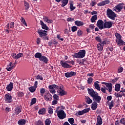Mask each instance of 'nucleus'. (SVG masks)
I'll list each match as a JSON object with an SVG mask.
<instances>
[{
    "label": "nucleus",
    "mask_w": 125,
    "mask_h": 125,
    "mask_svg": "<svg viewBox=\"0 0 125 125\" xmlns=\"http://www.w3.org/2000/svg\"><path fill=\"white\" fill-rule=\"evenodd\" d=\"M99 82L96 81L94 83V87L96 89L100 91L101 90V88H100V85H99Z\"/></svg>",
    "instance_id": "obj_20"
},
{
    "label": "nucleus",
    "mask_w": 125,
    "mask_h": 125,
    "mask_svg": "<svg viewBox=\"0 0 125 125\" xmlns=\"http://www.w3.org/2000/svg\"><path fill=\"white\" fill-rule=\"evenodd\" d=\"M97 123L96 125H102V118L100 115L98 116L97 119Z\"/></svg>",
    "instance_id": "obj_22"
},
{
    "label": "nucleus",
    "mask_w": 125,
    "mask_h": 125,
    "mask_svg": "<svg viewBox=\"0 0 125 125\" xmlns=\"http://www.w3.org/2000/svg\"><path fill=\"white\" fill-rule=\"evenodd\" d=\"M106 86H104V88H101V91H102V92H103L104 93H106Z\"/></svg>",
    "instance_id": "obj_56"
},
{
    "label": "nucleus",
    "mask_w": 125,
    "mask_h": 125,
    "mask_svg": "<svg viewBox=\"0 0 125 125\" xmlns=\"http://www.w3.org/2000/svg\"><path fill=\"white\" fill-rule=\"evenodd\" d=\"M18 125H25L26 120H25L24 119H21L20 120H19L18 121Z\"/></svg>",
    "instance_id": "obj_29"
},
{
    "label": "nucleus",
    "mask_w": 125,
    "mask_h": 125,
    "mask_svg": "<svg viewBox=\"0 0 125 125\" xmlns=\"http://www.w3.org/2000/svg\"><path fill=\"white\" fill-rule=\"evenodd\" d=\"M97 103L96 102H93L91 105V109L92 110H96L97 109Z\"/></svg>",
    "instance_id": "obj_23"
},
{
    "label": "nucleus",
    "mask_w": 125,
    "mask_h": 125,
    "mask_svg": "<svg viewBox=\"0 0 125 125\" xmlns=\"http://www.w3.org/2000/svg\"><path fill=\"white\" fill-rule=\"evenodd\" d=\"M115 36L116 37V40H117V41L122 39V36H121V35L118 33H115Z\"/></svg>",
    "instance_id": "obj_36"
},
{
    "label": "nucleus",
    "mask_w": 125,
    "mask_h": 125,
    "mask_svg": "<svg viewBox=\"0 0 125 125\" xmlns=\"http://www.w3.org/2000/svg\"><path fill=\"white\" fill-rule=\"evenodd\" d=\"M37 33L39 34L40 38H43L44 37H45V36L47 35V31L42 29H39L37 31Z\"/></svg>",
    "instance_id": "obj_6"
},
{
    "label": "nucleus",
    "mask_w": 125,
    "mask_h": 125,
    "mask_svg": "<svg viewBox=\"0 0 125 125\" xmlns=\"http://www.w3.org/2000/svg\"><path fill=\"white\" fill-rule=\"evenodd\" d=\"M88 92L90 97L93 98L94 102L100 103V101H101V97L99 96V94L97 92L95 91L92 89L88 88Z\"/></svg>",
    "instance_id": "obj_1"
},
{
    "label": "nucleus",
    "mask_w": 125,
    "mask_h": 125,
    "mask_svg": "<svg viewBox=\"0 0 125 125\" xmlns=\"http://www.w3.org/2000/svg\"><path fill=\"white\" fill-rule=\"evenodd\" d=\"M36 79L37 80H41V81H42V80H43V78H42V76L40 75H38L36 77Z\"/></svg>",
    "instance_id": "obj_59"
},
{
    "label": "nucleus",
    "mask_w": 125,
    "mask_h": 125,
    "mask_svg": "<svg viewBox=\"0 0 125 125\" xmlns=\"http://www.w3.org/2000/svg\"><path fill=\"white\" fill-rule=\"evenodd\" d=\"M115 96H116V97H117L118 98H119V97H120V98H122V95H121L120 93H115Z\"/></svg>",
    "instance_id": "obj_53"
},
{
    "label": "nucleus",
    "mask_w": 125,
    "mask_h": 125,
    "mask_svg": "<svg viewBox=\"0 0 125 125\" xmlns=\"http://www.w3.org/2000/svg\"><path fill=\"white\" fill-rule=\"evenodd\" d=\"M36 88H35V87L31 86L29 87V90L30 91V92H35V91H36Z\"/></svg>",
    "instance_id": "obj_38"
},
{
    "label": "nucleus",
    "mask_w": 125,
    "mask_h": 125,
    "mask_svg": "<svg viewBox=\"0 0 125 125\" xmlns=\"http://www.w3.org/2000/svg\"><path fill=\"white\" fill-rule=\"evenodd\" d=\"M12 57H13V58H14V59H17V56L16 55V54L13 53L12 54Z\"/></svg>",
    "instance_id": "obj_60"
},
{
    "label": "nucleus",
    "mask_w": 125,
    "mask_h": 125,
    "mask_svg": "<svg viewBox=\"0 0 125 125\" xmlns=\"http://www.w3.org/2000/svg\"><path fill=\"white\" fill-rule=\"evenodd\" d=\"M95 40L97 42H101V39H100L99 37H96Z\"/></svg>",
    "instance_id": "obj_54"
},
{
    "label": "nucleus",
    "mask_w": 125,
    "mask_h": 125,
    "mask_svg": "<svg viewBox=\"0 0 125 125\" xmlns=\"http://www.w3.org/2000/svg\"><path fill=\"white\" fill-rule=\"evenodd\" d=\"M105 86H106V90H108L109 92H112V90L113 89V87L112 86V83H107Z\"/></svg>",
    "instance_id": "obj_14"
},
{
    "label": "nucleus",
    "mask_w": 125,
    "mask_h": 125,
    "mask_svg": "<svg viewBox=\"0 0 125 125\" xmlns=\"http://www.w3.org/2000/svg\"><path fill=\"white\" fill-rule=\"evenodd\" d=\"M68 2H69V0H62V4L61 5L62 7H64V6L67 5Z\"/></svg>",
    "instance_id": "obj_28"
},
{
    "label": "nucleus",
    "mask_w": 125,
    "mask_h": 125,
    "mask_svg": "<svg viewBox=\"0 0 125 125\" xmlns=\"http://www.w3.org/2000/svg\"><path fill=\"white\" fill-rule=\"evenodd\" d=\"M112 107H114V101H111L109 104V109L111 110L112 109Z\"/></svg>",
    "instance_id": "obj_50"
},
{
    "label": "nucleus",
    "mask_w": 125,
    "mask_h": 125,
    "mask_svg": "<svg viewBox=\"0 0 125 125\" xmlns=\"http://www.w3.org/2000/svg\"><path fill=\"white\" fill-rule=\"evenodd\" d=\"M70 9L71 11H73L74 9H76V7L74 6V5L72 3L70 4Z\"/></svg>",
    "instance_id": "obj_44"
},
{
    "label": "nucleus",
    "mask_w": 125,
    "mask_h": 125,
    "mask_svg": "<svg viewBox=\"0 0 125 125\" xmlns=\"http://www.w3.org/2000/svg\"><path fill=\"white\" fill-rule=\"evenodd\" d=\"M21 109L20 108V107H18L16 109V114L17 115H18V114H19L20 113H21Z\"/></svg>",
    "instance_id": "obj_49"
},
{
    "label": "nucleus",
    "mask_w": 125,
    "mask_h": 125,
    "mask_svg": "<svg viewBox=\"0 0 125 125\" xmlns=\"http://www.w3.org/2000/svg\"><path fill=\"white\" fill-rule=\"evenodd\" d=\"M34 56L35 58H39V60H40V59L42 57V53L38 52L36 53Z\"/></svg>",
    "instance_id": "obj_31"
},
{
    "label": "nucleus",
    "mask_w": 125,
    "mask_h": 125,
    "mask_svg": "<svg viewBox=\"0 0 125 125\" xmlns=\"http://www.w3.org/2000/svg\"><path fill=\"white\" fill-rule=\"evenodd\" d=\"M44 99L46 101H50L52 99V95L49 92L44 96Z\"/></svg>",
    "instance_id": "obj_12"
},
{
    "label": "nucleus",
    "mask_w": 125,
    "mask_h": 125,
    "mask_svg": "<svg viewBox=\"0 0 125 125\" xmlns=\"http://www.w3.org/2000/svg\"><path fill=\"white\" fill-rule=\"evenodd\" d=\"M85 101L87 104H91V103H92V100L88 97L86 98Z\"/></svg>",
    "instance_id": "obj_33"
},
{
    "label": "nucleus",
    "mask_w": 125,
    "mask_h": 125,
    "mask_svg": "<svg viewBox=\"0 0 125 125\" xmlns=\"http://www.w3.org/2000/svg\"><path fill=\"white\" fill-rule=\"evenodd\" d=\"M21 23H22L23 25H24V26H25L26 27H27V23L26 22V21H25V19H23V17H21Z\"/></svg>",
    "instance_id": "obj_37"
},
{
    "label": "nucleus",
    "mask_w": 125,
    "mask_h": 125,
    "mask_svg": "<svg viewBox=\"0 0 125 125\" xmlns=\"http://www.w3.org/2000/svg\"><path fill=\"white\" fill-rule=\"evenodd\" d=\"M40 60V61H42L44 63H45V64H47V62H48V59H47V58H46V57L44 56H42Z\"/></svg>",
    "instance_id": "obj_18"
},
{
    "label": "nucleus",
    "mask_w": 125,
    "mask_h": 125,
    "mask_svg": "<svg viewBox=\"0 0 125 125\" xmlns=\"http://www.w3.org/2000/svg\"><path fill=\"white\" fill-rule=\"evenodd\" d=\"M58 103L57 100H55L52 102V105H56Z\"/></svg>",
    "instance_id": "obj_61"
},
{
    "label": "nucleus",
    "mask_w": 125,
    "mask_h": 125,
    "mask_svg": "<svg viewBox=\"0 0 125 125\" xmlns=\"http://www.w3.org/2000/svg\"><path fill=\"white\" fill-rule=\"evenodd\" d=\"M15 65H13L12 66H10V67H8L6 68V70L7 71H11V70H12V69H13L14 68H15Z\"/></svg>",
    "instance_id": "obj_43"
},
{
    "label": "nucleus",
    "mask_w": 125,
    "mask_h": 125,
    "mask_svg": "<svg viewBox=\"0 0 125 125\" xmlns=\"http://www.w3.org/2000/svg\"><path fill=\"white\" fill-rule=\"evenodd\" d=\"M46 112V109L44 108L41 109L39 110L38 113L40 115H44Z\"/></svg>",
    "instance_id": "obj_26"
},
{
    "label": "nucleus",
    "mask_w": 125,
    "mask_h": 125,
    "mask_svg": "<svg viewBox=\"0 0 125 125\" xmlns=\"http://www.w3.org/2000/svg\"><path fill=\"white\" fill-rule=\"evenodd\" d=\"M105 44H106L105 41H103L102 42H101L99 43H98L97 45L98 50L99 51H102V50H103V46H104Z\"/></svg>",
    "instance_id": "obj_9"
},
{
    "label": "nucleus",
    "mask_w": 125,
    "mask_h": 125,
    "mask_svg": "<svg viewBox=\"0 0 125 125\" xmlns=\"http://www.w3.org/2000/svg\"><path fill=\"white\" fill-rule=\"evenodd\" d=\"M107 100H108V101H111V100H112V96H107Z\"/></svg>",
    "instance_id": "obj_64"
},
{
    "label": "nucleus",
    "mask_w": 125,
    "mask_h": 125,
    "mask_svg": "<svg viewBox=\"0 0 125 125\" xmlns=\"http://www.w3.org/2000/svg\"><path fill=\"white\" fill-rule=\"evenodd\" d=\"M115 91H120V89L121 88V84H116L115 87Z\"/></svg>",
    "instance_id": "obj_32"
},
{
    "label": "nucleus",
    "mask_w": 125,
    "mask_h": 125,
    "mask_svg": "<svg viewBox=\"0 0 125 125\" xmlns=\"http://www.w3.org/2000/svg\"><path fill=\"white\" fill-rule=\"evenodd\" d=\"M76 72L73 71L66 72L64 74V76L66 77V78H71V77H74V76H76Z\"/></svg>",
    "instance_id": "obj_11"
},
{
    "label": "nucleus",
    "mask_w": 125,
    "mask_h": 125,
    "mask_svg": "<svg viewBox=\"0 0 125 125\" xmlns=\"http://www.w3.org/2000/svg\"><path fill=\"white\" fill-rule=\"evenodd\" d=\"M43 20L45 22H47L48 24H51L53 21L51 20L48 19V17L47 16L43 17Z\"/></svg>",
    "instance_id": "obj_24"
},
{
    "label": "nucleus",
    "mask_w": 125,
    "mask_h": 125,
    "mask_svg": "<svg viewBox=\"0 0 125 125\" xmlns=\"http://www.w3.org/2000/svg\"><path fill=\"white\" fill-rule=\"evenodd\" d=\"M36 102H37V99H36V98H33L31 102V105H33V104H35Z\"/></svg>",
    "instance_id": "obj_47"
},
{
    "label": "nucleus",
    "mask_w": 125,
    "mask_h": 125,
    "mask_svg": "<svg viewBox=\"0 0 125 125\" xmlns=\"http://www.w3.org/2000/svg\"><path fill=\"white\" fill-rule=\"evenodd\" d=\"M13 88V83L10 82V83L7 86L6 89L8 91H11Z\"/></svg>",
    "instance_id": "obj_19"
},
{
    "label": "nucleus",
    "mask_w": 125,
    "mask_h": 125,
    "mask_svg": "<svg viewBox=\"0 0 125 125\" xmlns=\"http://www.w3.org/2000/svg\"><path fill=\"white\" fill-rule=\"evenodd\" d=\"M36 42L37 44H40V43H41V38H37Z\"/></svg>",
    "instance_id": "obj_63"
},
{
    "label": "nucleus",
    "mask_w": 125,
    "mask_h": 125,
    "mask_svg": "<svg viewBox=\"0 0 125 125\" xmlns=\"http://www.w3.org/2000/svg\"><path fill=\"white\" fill-rule=\"evenodd\" d=\"M18 96L19 97H22V96H24V93L22 92H19L18 93Z\"/></svg>",
    "instance_id": "obj_51"
},
{
    "label": "nucleus",
    "mask_w": 125,
    "mask_h": 125,
    "mask_svg": "<svg viewBox=\"0 0 125 125\" xmlns=\"http://www.w3.org/2000/svg\"><path fill=\"white\" fill-rule=\"evenodd\" d=\"M92 82H93V79L92 78L90 77L88 78L87 83H88V84H90L91 83H92Z\"/></svg>",
    "instance_id": "obj_42"
},
{
    "label": "nucleus",
    "mask_w": 125,
    "mask_h": 125,
    "mask_svg": "<svg viewBox=\"0 0 125 125\" xmlns=\"http://www.w3.org/2000/svg\"><path fill=\"white\" fill-rule=\"evenodd\" d=\"M77 30H78V27L76 26H73L71 27L72 32H76Z\"/></svg>",
    "instance_id": "obj_46"
},
{
    "label": "nucleus",
    "mask_w": 125,
    "mask_h": 125,
    "mask_svg": "<svg viewBox=\"0 0 125 125\" xmlns=\"http://www.w3.org/2000/svg\"><path fill=\"white\" fill-rule=\"evenodd\" d=\"M55 84H52L49 85V88L50 89L49 91L51 93H52V94L55 93V89H54V88L55 87Z\"/></svg>",
    "instance_id": "obj_16"
},
{
    "label": "nucleus",
    "mask_w": 125,
    "mask_h": 125,
    "mask_svg": "<svg viewBox=\"0 0 125 125\" xmlns=\"http://www.w3.org/2000/svg\"><path fill=\"white\" fill-rule=\"evenodd\" d=\"M24 1V6L25 8V10H26V11H28V10L29 9V7L30 6V4H28V2H26V1Z\"/></svg>",
    "instance_id": "obj_34"
},
{
    "label": "nucleus",
    "mask_w": 125,
    "mask_h": 125,
    "mask_svg": "<svg viewBox=\"0 0 125 125\" xmlns=\"http://www.w3.org/2000/svg\"><path fill=\"white\" fill-rule=\"evenodd\" d=\"M97 26L100 30L104 29V22H103V21L102 20H99L97 23Z\"/></svg>",
    "instance_id": "obj_7"
},
{
    "label": "nucleus",
    "mask_w": 125,
    "mask_h": 125,
    "mask_svg": "<svg viewBox=\"0 0 125 125\" xmlns=\"http://www.w3.org/2000/svg\"><path fill=\"white\" fill-rule=\"evenodd\" d=\"M53 98L56 100H58L59 99V97L57 94H54L53 96Z\"/></svg>",
    "instance_id": "obj_55"
},
{
    "label": "nucleus",
    "mask_w": 125,
    "mask_h": 125,
    "mask_svg": "<svg viewBox=\"0 0 125 125\" xmlns=\"http://www.w3.org/2000/svg\"><path fill=\"white\" fill-rule=\"evenodd\" d=\"M120 123H121V124H122V125H125V118H122V119L120 120Z\"/></svg>",
    "instance_id": "obj_58"
},
{
    "label": "nucleus",
    "mask_w": 125,
    "mask_h": 125,
    "mask_svg": "<svg viewBox=\"0 0 125 125\" xmlns=\"http://www.w3.org/2000/svg\"><path fill=\"white\" fill-rule=\"evenodd\" d=\"M66 94H67V92L65 91L64 90H62L60 91L61 96H64V95H66Z\"/></svg>",
    "instance_id": "obj_35"
},
{
    "label": "nucleus",
    "mask_w": 125,
    "mask_h": 125,
    "mask_svg": "<svg viewBox=\"0 0 125 125\" xmlns=\"http://www.w3.org/2000/svg\"><path fill=\"white\" fill-rule=\"evenodd\" d=\"M60 64L63 68L66 69H70V68H72V66L70 65L66 62H64L63 61H61Z\"/></svg>",
    "instance_id": "obj_8"
},
{
    "label": "nucleus",
    "mask_w": 125,
    "mask_h": 125,
    "mask_svg": "<svg viewBox=\"0 0 125 125\" xmlns=\"http://www.w3.org/2000/svg\"><path fill=\"white\" fill-rule=\"evenodd\" d=\"M10 28H14V22H12L10 23Z\"/></svg>",
    "instance_id": "obj_62"
},
{
    "label": "nucleus",
    "mask_w": 125,
    "mask_h": 125,
    "mask_svg": "<svg viewBox=\"0 0 125 125\" xmlns=\"http://www.w3.org/2000/svg\"><path fill=\"white\" fill-rule=\"evenodd\" d=\"M48 113L50 115H52V114H53V109H52V108L49 107L48 109Z\"/></svg>",
    "instance_id": "obj_39"
},
{
    "label": "nucleus",
    "mask_w": 125,
    "mask_h": 125,
    "mask_svg": "<svg viewBox=\"0 0 125 125\" xmlns=\"http://www.w3.org/2000/svg\"><path fill=\"white\" fill-rule=\"evenodd\" d=\"M75 24L76 25V26H83V22L82 21H75Z\"/></svg>",
    "instance_id": "obj_30"
},
{
    "label": "nucleus",
    "mask_w": 125,
    "mask_h": 125,
    "mask_svg": "<svg viewBox=\"0 0 125 125\" xmlns=\"http://www.w3.org/2000/svg\"><path fill=\"white\" fill-rule=\"evenodd\" d=\"M83 35V31L81 29H79L77 31V35L79 37H82Z\"/></svg>",
    "instance_id": "obj_41"
},
{
    "label": "nucleus",
    "mask_w": 125,
    "mask_h": 125,
    "mask_svg": "<svg viewBox=\"0 0 125 125\" xmlns=\"http://www.w3.org/2000/svg\"><path fill=\"white\" fill-rule=\"evenodd\" d=\"M90 20L92 23L95 22L96 20H97V15H94V16H93L91 17Z\"/></svg>",
    "instance_id": "obj_27"
},
{
    "label": "nucleus",
    "mask_w": 125,
    "mask_h": 125,
    "mask_svg": "<svg viewBox=\"0 0 125 125\" xmlns=\"http://www.w3.org/2000/svg\"><path fill=\"white\" fill-rule=\"evenodd\" d=\"M106 15L108 18L111 19V20H115V18L117 17L116 13L113 11L111 9L108 8L106 10Z\"/></svg>",
    "instance_id": "obj_2"
},
{
    "label": "nucleus",
    "mask_w": 125,
    "mask_h": 125,
    "mask_svg": "<svg viewBox=\"0 0 125 125\" xmlns=\"http://www.w3.org/2000/svg\"><path fill=\"white\" fill-rule=\"evenodd\" d=\"M40 92L41 93L42 96H43V93L45 92V89L44 88H42L40 89Z\"/></svg>",
    "instance_id": "obj_45"
},
{
    "label": "nucleus",
    "mask_w": 125,
    "mask_h": 125,
    "mask_svg": "<svg viewBox=\"0 0 125 125\" xmlns=\"http://www.w3.org/2000/svg\"><path fill=\"white\" fill-rule=\"evenodd\" d=\"M117 10H116V12H120L122 9H123L124 6H123L122 4H119L117 6H115Z\"/></svg>",
    "instance_id": "obj_17"
},
{
    "label": "nucleus",
    "mask_w": 125,
    "mask_h": 125,
    "mask_svg": "<svg viewBox=\"0 0 125 125\" xmlns=\"http://www.w3.org/2000/svg\"><path fill=\"white\" fill-rule=\"evenodd\" d=\"M89 110H90V108H87L83 109L82 111H78L79 116H82V115H83V114H85L86 113H88L89 112Z\"/></svg>",
    "instance_id": "obj_13"
},
{
    "label": "nucleus",
    "mask_w": 125,
    "mask_h": 125,
    "mask_svg": "<svg viewBox=\"0 0 125 125\" xmlns=\"http://www.w3.org/2000/svg\"><path fill=\"white\" fill-rule=\"evenodd\" d=\"M85 56V50H80L78 53H75L73 55L74 58H83Z\"/></svg>",
    "instance_id": "obj_3"
},
{
    "label": "nucleus",
    "mask_w": 125,
    "mask_h": 125,
    "mask_svg": "<svg viewBox=\"0 0 125 125\" xmlns=\"http://www.w3.org/2000/svg\"><path fill=\"white\" fill-rule=\"evenodd\" d=\"M68 121L71 125H73V124H74V118H69L68 119Z\"/></svg>",
    "instance_id": "obj_48"
},
{
    "label": "nucleus",
    "mask_w": 125,
    "mask_h": 125,
    "mask_svg": "<svg viewBox=\"0 0 125 125\" xmlns=\"http://www.w3.org/2000/svg\"><path fill=\"white\" fill-rule=\"evenodd\" d=\"M116 42L118 45H125V42L123 41V40L120 39L119 40H116Z\"/></svg>",
    "instance_id": "obj_25"
},
{
    "label": "nucleus",
    "mask_w": 125,
    "mask_h": 125,
    "mask_svg": "<svg viewBox=\"0 0 125 125\" xmlns=\"http://www.w3.org/2000/svg\"><path fill=\"white\" fill-rule=\"evenodd\" d=\"M110 3V0H105L104 1H103L100 3H98V6H103V5H105V4H109Z\"/></svg>",
    "instance_id": "obj_15"
},
{
    "label": "nucleus",
    "mask_w": 125,
    "mask_h": 125,
    "mask_svg": "<svg viewBox=\"0 0 125 125\" xmlns=\"http://www.w3.org/2000/svg\"><path fill=\"white\" fill-rule=\"evenodd\" d=\"M113 25V22L111 21H105L104 23V28L105 29H110V28H112V26Z\"/></svg>",
    "instance_id": "obj_10"
},
{
    "label": "nucleus",
    "mask_w": 125,
    "mask_h": 125,
    "mask_svg": "<svg viewBox=\"0 0 125 125\" xmlns=\"http://www.w3.org/2000/svg\"><path fill=\"white\" fill-rule=\"evenodd\" d=\"M41 25L42 26V29L44 30H48L49 28L47 27L46 24H45L42 21H40Z\"/></svg>",
    "instance_id": "obj_21"
},
{
    "label": "nucleus",
    "mask_w": 125,
    "mask_h": 125,
    "mask_svg": "<svg viewBox=\"0 0 125 125\" xmlns=\"http://www.w3.org/2000/svg\"><path fill=\"white\" fill-rule=\"evenodd\" d=\"M23 53H19L17 55V59H19L20 57H22Z\"/></svg>",
    "instance_id": "obj_52"
},
{
    "label": "nucleus",
    "mask_w": 125,
    "mask_h": 125,
    "mask_svg": "<svg viewBox=\"0 0 125 125\" xmlns=\"http://www.w3.org/2000/svg\"><path fill=\"white\" fill-rule=\"evenodd\" d=\"M45 125H50V124H51V121L49 119H46L45 121Z\"/></svg>",
    "instance_id": "obj_40"
},
{
    "label": "nucleus",
    "mask_w": 125,
    "mask_h": 125,
    "mask_svg": "<svg viewBox=\"0 0 125 125\" xmlns=\"http://www.w3.org/2000/svg\"><path fill=\"white\" fill-rule=\"evenodd\" d=\"M36 125H43V123L41 120H39L37 123Z\"/></svg>",
    "instance_id": "obj_57"
},
{
    "label": "nucleus",
    "mask_w": 125,
    "mask_h": 125,
    "mask_svg": "<svg viewBox=\"0 0 125 125\" xmlns=\"http://www.w3.org/2000/svg\"><path fill=\"white\" fill-rule=\"evenodd\" d=\"M4 100L6 103H11L13 101L12 96L9 93H7L4 97Z\"/></svg>",
    "instance_id": "obj_5"
},
{
    "label": "nucleus",
    "mask_w": 125,
    "mask_h": 125,
    "mask_svg": "<svg viewBox=\"0 0 125 125\" xmlns=\"http://www.w3.org/2000/svg\"><path fill=\"white\" fill-rule=\"evenodd\" d=\"M56 113H57V116L60 120H63V119L66 118V113L63 110H56Z\"/></svg>",
    "instance_id": "obj_4"
}]
</instances>
